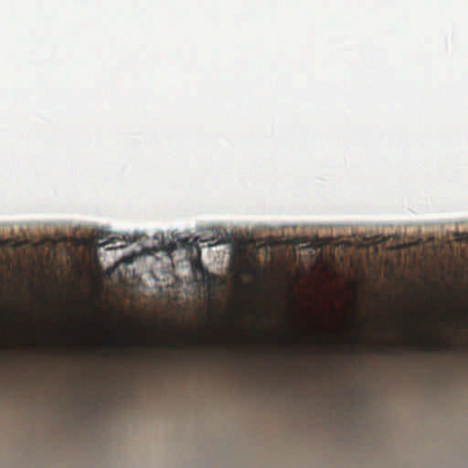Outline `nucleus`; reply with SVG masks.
<instances>
[{"label": "nucleus", "instance_id": "12", "mask_svg": "<svg viewBox=\"0 0 468 468\" xmlns=\"http://www.w3.org/2000/svg\"><path fill=\"white\" fill-rule=\"evenodd\" d=\"M117 343H120L121 345H122L123 344V339L122 338L117 339Z\"/></svg>", "mask_w": 468, "mask_h": 468}, {"label": "nucleus", "instance_id": "1", "mask_svg": "<svg viewBox=\"0 0 468 468\" xmlns=\"http://www.w3.org/2000/svg\"><path fill=\"white\" fill-rule=\"evenodd\" d=\"M448 324V315L440 310L436 298L429 302V309L424 314V331H422V350L432 356H444L454 351V344L444 333Z\"/></svg>", "mask_w": 468, "mask_h": 468}, {"label": "nucleus", "instance_id": "14", "mask_svg": "<svg viewBox=\"0 0 468 468\" xmlns=\"http://www.w3.org/2000/svg\"><path fill=\"white\" fill-rule=\"evenodd\" d=\"M169 346H171V348L175 347L173 344H169Z\"/></svg>", "mask_w": 468, "mask_h": 468}, {"label": "nucleus", "instance_id": "13", "mask_svg": "<svg viewBox=\"0 0 468 468\" xmlns=\"http://www.w3.org/2000/svg\"><path fill=\"white\" fill-rule=\"evenodd\" d=\"M143 344H144V346L150 348V346H148V344L146 342H143Z\"/></svg>", "mask_w": 468, "mask_h": 468}, {"label": "nucleus", "instance_id": "7", "mask_svg": "<svg viewBox=\"0 0 468 468\" xmlns=\"http://www.w3.org/2000/svg\"><path fill=\"white\" fill-rule=\"evenodd\" d=\"M404 348L408 350V289L406 288V311H404Z\"/></svg>", "mask_w": 468, "mask_h": 468}, {"label": "nucleus", "instance_id": "5", "mask_svg": "<svg viewBox=\"0 0 468 468\" xmlns=\"http://www.w3.org/2000/svg\"><path fill=\"white\" fill-rule=\"evenodd\" d=\"M378 245L380 248L385 250H397L399 248V244H398L397 238L393 236L389 237H380L378 236Z\"/></svg>", "mask_w": 468, "mask_h": 468}, {"label": "nucleus", "instance_id": "11", "mask_svg": "<svg viewBox=\"0 0 468 468\" xmlns=\"http://www.w3.org/2000/svg\"><path fill=\"white\" fill-rule=\"evenodd\" d=\"M163 345L164 343L159 338H157V346L161 347Z\"/></svg>", "mask_w": 468, "mask_h": 468}, {"label": "nucleus", "instance_id": "3", "mask_svg": "<svg viewBox=\"0 0 468 468\" xmlns=\"http://www.w3.org/2000/svg\"><path fill=\"white\" fill-rule=\"evenodd\" d=\"M352 321V327L356 330V335L352 338V344L359 348L365 344V335H367V323L359 322L356 314L350 316Z\"/></svg>", "mask_w": 468, "mask_h": 468}, {"label": "nucleus", "instance_id": "8", "mask_svg": "<svg viewBox=\"0 0 468 468\" xmlns=\"http://www.w3.org/2000/svg\"><path fill=\"white\" fill-rule=\"evenodd\" d=\"M94 239H96L97 246L99 247H102L106 244H115L116 242V239H107L106 241H101L103 240V236L100 233H97L96 236H94Z\"/></svg>", "mask_w": 468, "mask_h": 468}, {"label": "nucleus", "instance_id": "6", "mask_svg": "<svg viewBox=\"0 0 468 468\" xmlns=\"http://www.w3.org/2000/svg\"><path fill=\"white\" fill-rule=\"evenodd\" d=\"M374 332H376V334L380 337L387 336L389 332L388 323L384 319L379 322H374Z\"/></svg>", "mask_w": 468, "mask_h": 468}, {"label": "nucleus", "instance_id": "10", "mask_svg": "<svg viewBox=\"0 0 468 468\" xmlns=\"http://www.w3.org/2000/svg\"><path fill=\"white\" fill-rule=\"evenodd\" d=\"M416 244V239L414 237L410 238V246H414Z\"/></svg>", "mask_w": 468, "mask_h": 468}, {"label": "nucleus", "instance_id": "2", "mask_svg": "<svg viewBox=\"0 0 468 468\" xmlns=\"http://www.w3.org/2000/svg\"><path fill=\"white\" fill-rule=\"evenodd\" d=\"M415 269V254H410V271ZM410 354H415V278L410 275Z\"/></svg>", "mask_w": 468, "mask_h": 468}, {"label": "nucleus", "instance_id": "4", "mask_svg": "<svg viewBox=\"0 0 468 468\" xmlns=\"http://www.w3.org/2000/svg\"><path fill=\"white\" fill-rule=\"evenodd\" d=\"M192 271H194V276H196L200 282L204 283V285L207 287L217 285V276L208 272L200 263L192 265Z\"/></svg>", "mask_w": 468, "mask_h": 468}, {"label": "nucleus", "instance_id": "9", "mask_svg": "<svg viewBox=\"0 0 468 468\" xmlns=\"http://www.w3.org/2000/svg\"><path fill=\"white\" fill-rule=\"evenodd\" d=\"M374 349H376L378 354H385V346H383L381 339H378L374 342Z\"/></svg>", "mask_w": 468, "mask_h": 468}]
</instances>
